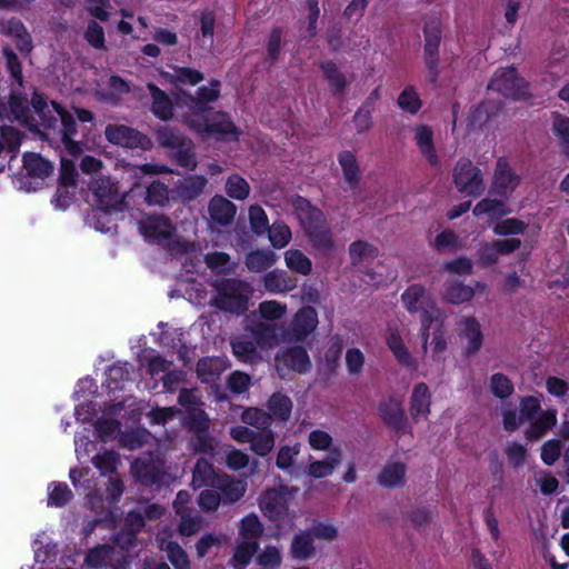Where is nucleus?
<instances>
[{
  "label": "nucleus",
  "mask_w": 569,
  "mask_h": 569,
  "mask_svg": "<svg viewBox=\"0 0 569 569\" xmlns=\"http://www.w3.org/2000/svg\"><path fill=\"white\" fill-rule=\"evenodd\" d=\"M140 233L150 242L164 247L171 254L194 251V243L176 237L172 221L162 214L148 216L139 221Z\"/></svg>",
  "instance_id": "nucleus-1"
},
{
  "label": "nucleus",
  "mask_w": 569,
  "mask_h": 569,
  "mask_svg": "<svg viewBox=\"0 0 569 569\" xmlns=\"http://www.w3.org/2000/svg\"><path fill=\"white\" fill-rule=\"evenodd\" d=\"M401 300L410 313H420L422 349L426 352L431 325L442 326L446 315L437 307L432 297L420 284L409 287L402 293Z\"/></svg>",
  "instance_id": "nucleus-2"
},
{
  "label": "nucleus",
  "mask_w": 569,
  "mask_h": 569,
  "mask_svg": "<svg viewBox=\"0 0 569 569\" xmlns=\"http://www.w3.org/2000/svg\"><path fill=\"white\" fill-rule=\"evenodd\" d=\"M214 295L210 306L233 315H241L248 310V302L252 293L249 283L239 279H219L212 284Z\"/></svg>",
  "instance_id": "nucleus-3"
},
{
  "label": "nucleus",
  "mask_w": 569,
  "mask_h": 569,
  "mask_svg": "<svg viewBox=\"0 0 569 569\" xmlns=\"http://www.w3.org/2000/svg\"><path fill=\"white\" fill-rule=\"evenodd\" d=\"M293 204L313 247L325 253L331 252L335 242L322 212L303 198H298Z\"/></svg>",
  "instance_id": "nucleus-4"
},
{
  "label": "nucleus",
  "mask_w": 569,
  "mask_h": 569,
  "mask_svg": "<svg viewBox=\"0 0 569 569\" xmlns=\"http://www.w3.org/2000/svg\"><path fill=\"white\" fill-rule=\"evenodd\" d=\"M156 138L160 147L171 151V157L180 167L188 170L197 168L194 144L190 138L167 126L157 130Z\"/></svg>",
  "instance_id": "nucleus-5"
},
{
  "label": "nucleus",
  "mask_w": 569,
  "mask_h": 569,
  "mask_svg": "<svg viewBox=\"0 0 569 569\" xmlns=\"http://www.w3.org/2000/svg\"><path fill=\"white\" fill-rule=\"evenodd\" d=\"M311 367L310 357L301 346L280 349L274 356V368L282 380H291L292 373L306 375Z\"/></svg>",
  "instance_id": "nucleus-6"
},
{
  "label": "nucleus",
  "mask_w": 569,
  "mask_h": 569,
  "mask_svg": "<svg viewBox=\"0 0 569 569\" xmlns=\"http://www.w3.org/2000/svg\"><path fill=\"white\" fill-rule=\"evenodd\" d=\"M425 47L423 59L427 67V79L435 83L439 77V47L442 38L441 22L432 18L426 22L423 28Z\"/></svg>",
  "instance_id": "nucleus-7"
},
{
  "label": "nucleus",
  "mask_w": 569,
  "mask_h": 569,
  "mask_svg": "<svg viewBox=\"0 0 569 569\" xmlns=\"http://www.w3.org/2000/svg\"><path fill=\"white\" fill-rule=\"evenodd\" d=\"M283 328L271 321L262 320L256 312L244 319V331L254 337L262 350H270L283 341Z\"/></svg>",
  "instance_id": "nucleus-8"
},
{
  "label": "nucleus",
  "mask_w": 569,
  "mask_h": 569,
  "mask_svg": "<svg viewBox=\"0 0 569 569\" xmlns=\"http://www.w3.org/2000/svg\"><path fill=\"white\" fill-rule=\"evenodd\" d=\"M488 89L513 100L529 96L527 82L518 76L512 67L497 70L488 84Z\"/></svg>",
  "instance_id": "nucleus-9"
},
{
  "label": "nucleus",
  "mask_w": 569,
  "mask_h": 569,
  "mask_svg": "<svg viewBox=\"0 0 569 569\" xmlns=\"http://www.w3.org/2000/svg\"><path fill=\"white\" fill-rule=\"evenodd\" d=\"M453 183L458 191L479 197L485 191L482 173L469 159H460L453 169Z\"/></svg>",
  "instance_id": "nucleus-10"
},
{
  "label": "nucleus",
  "mask_w": 569,
  "mask_h": 569,
  "mask_svg": "<svg viewBox=\"0 0 569 569\" xmlns=\"http://www.w3.org/2000/svg\"><path fill=\"white\" fill-rule=\"evenodd\" d=\"M318 326V313L312 307H303L296 312L287 330H283V341L299 342L306 340Z\"/></svg>",
  "instance_id": "nucleus-11"
},
{
  "label": "nucleus",
  "mask_w": 569,
  "mask_h": 569,
  "mask_svg": "<svg viewBox=\"0 0 569 569\" xmlns=\"http://www.w3.org/2000/svg\"><path fill=\"white\" fill-rule=\"evenodd\" d=\"M89 189L96 197L97 208L120 210L123 196L119 191L117 183L112 182L110 178L103 176L92 177L89 182Z\"/></svg>",
  "instance_id": "nucleus-12"
},
{
  "label": "nucleus",
  "mask_w": 569,
  "mask_h": 569,
  "mask_svg": "<svg viewBox=\"0 0 569 569\" xmlns=\"http://www.w3.org/2000/svg\"><path fill=\"white\" fill-rule=\"evenodd\" d=\"M289 499L290 490L287 487L272 488L260 496L259 507L266 517L278 520L286 515Z\"/></svg>",
  "instance_id": "nucleus-13"
},
{
  "label": "nucleus",
  "mask_w": 569,
  "mask_h": 569,
  "mask_svg": "<svg viewBox=\"0 0 569 569\" xmlns=\"http://www.w3.org/2000/svg\"><path fill=\"white\" fill-rule=\"evenodd\" d=\"M188 124L199 133L213 134L219 138H226L229 134L237 136L234 124L224 113H218L212 119L189 118Z\"/></svg>",
  "instance_id": "nucleus-14"
},
{
  "label": "nucleus",
  "mask_w": 569,
  "mask_h": 569,
  "mask_svg": "<svg viewBox=\"0 0 569 569\" xmlns=\"http://www.w3.org/2000/svg\"><path fill=\"white\" fill-rule=\"evenodd\" d=\"M230 346L233 356L241 362L252 365L258 363L263 359L261 353L262 349H260L254 337L244 330L243 333L231 338Z\"/></svg>",
  "instance_id": "nucleus-15"
},
{
  "label": "nucleus",
  "mask_w": 569,
  "mask_h": 569,
  "mask_svg": "<svg viewBox=\"0 0 569 569\" xmlns=\"http://www.w3.org/2000/svg\"><path fill=\"white\" fill-rule=\"evenodd\" d=\"M207 184L208 179L204 176H188L176 182L172 189V198L183 204H188L204 192Z\"/></svg>",
  "instance_id": "nucleus-16"
},
{
  "label": "nucleus",
  "mask_w": 569,
  "mask_h": 569,
  "mask_svg": "<svg viewBox=\"0 0 569 569\" xmlns=\"http://www.w3.org/2000/svg\"><path fill=\"white\" fill-rule=\"evenodd\" d=\"M208 213L212 226L228 227L232 224L237 207L223 196H213L208 203Z\"/></svg>",
  "instance_id": "nucleus-17"
},
{
  "label": "nucleus",
  "mask_w": 569,
  "mask_h": 569,
  "mask_svg": "<svg viewBox=\"0 0 569 569\" xmlns=\"http://www.w3.org/2000/svg\"><path fill=\"white\" fill-rule=\"evenodd\" d=\"M107 140L126 148H137L143 144L146 136L138 130L123 124H108L104 129Z\"/></svg>",
  "instance_id": "nucleus-18"
},
{
  "label": "nucleus",
  "mask_w": 569,
  "mask_h": 569,
  "mask_svg": "<svg viewBox=\"0 0 569 569\" xmlns=\"http://www.w3.org/2000/svg\"><path fill=\"white\" fill-rule=\"evenodd\" d=\"M379 413L385 423L398 433L408 429V419L399 400L390 398L379 406Z\"/></svg>",
  "instance_id": "nucleus-19"
},
{
  "label": "nucleus",
  "mask_w": 569,
  "mask_h": 569,
  "mask_svg": "<svg viewBox=\"0 0 569 569\" xmlns=\"http://www.w3.org/2000/svg\"><path fill=\"white\" fill-rule=\"evenodd\" d=\"M131 471L136 479L146 486L160 485L164 478L161 466L150 458L137 459L131 466Z\"/></svg>",
  "instance_id": "nucleus-20"
},
{
  "label": "nucleus",
  "mask_w": 569,
  "mask_h": 569,
  "mask_svg": "<svg viewBox=\"0 0 569 569\" xmlns=\"http://www.w3.org/2000/svg\"><path fill=\"white\" fill-rule=\"evenodd\" d=\"M219 87L220 82L218 80H212L208 87H200L196 96L189 97L188 106L192 112L190 118H200V114L209 109L207 104L214 102L219 98Z\"/></svg>",
  "instance_id": "nucleus-21"
},
{
  "label": "nucleus",
  "mask_w": 569,
  "mask_h": 569,
  "mask_svg": "<svg viewBox=\"0 0 569 569\" xmlns=\"http://www.w3.org/2000/svg\"><path fill=\"white\" fill-rule=\"evenodd\" d=\"M123 409V402H118L112 406H109L103 411V418L99 419L96 423V432L97 436L102 441H109L121 436V425L118 420L110 419L109 417L119 415V412Z\"/></svg>",
  "instance_id": "nucleus-22"
},
{
  "label": "nucleus",
  "mask_w": 569,
  "mask_h": 569,
  "mask_svg": "<svg viewBox=\"0 0 569 569\" xmlns=\"http://www.w3.org/2000/svg\"><path fill=\"white\" fill-rule=\"evenodd\" d=\"M377 481L388 489L401 488L407 482V466L400 461L387 462L380 470Z\"/></svg>",
  "instance_id": "nucleus-23"
},
{
  "label": "nucleus",
  "mask_w": 569,
  "mask_h": 569,
  "mask_svg": "<svg viewBox=\"0 0 569 569\" xmlns=\"http://www.w3.org/2000/svg\"><path fill=\"white\" fill-rule=\"evenodd\" d=\"M214 488L219 491L221 501L224 505H232L239 501L247 491V482L240 479H231L228 476L218 477Z\"/></svg>",
  "instance_id": "nucleus-24"
},
{
  "label": "nucleus",
  "mask_w": 569,
  "mask_h": 569,
  "mask_svg": "<svg viewBox=\"0 0 569 569\" xmlns=\"http://www.w3.org/2000/svg\"><path fill=\"white\" fill-rule=\"evenodd\" d=\"M413 140L427 161L432 167L439 166V157L433 146L432 130L423 124L416 126L413 128Z\"/></svg>",
  "instance_id": "nucleus-25"
},
{
  "label": "nucleus",
  "mask_w": 569,
  "mask_h": 569,
  "mask_svg": "<svg viewBox=\"0 0 569 569\" xmlns=\"http://www.w3.org/2000/svg\"><path fill=\"white\" fill-rule=\"evenodd\" d=\"M263 284L267 291L273 293H283L297 288V278L291 277L284 270H272L263 276Z\"/></svg>",
  "instance_id": "nucleus-26"
},
{
  "label": "nucleus",
  "mask_w": 569,
  "mask_h": 569,
  "mask_svg": "<svg viewBox=\"0 0 569 569\" xmlns=\"http://www.w3.org/2000/svg\"><path fill=\"white\" fill-rule=\"evenodd\" d=\"M519 184V178L503 159L497 161L492 186L498 194H506Z\"/></svg>",
  "instance_id": "nucleus-27"
},
{
  "label": "nucleus",
  "mask_w": 569,
  "mask_h": 569,
  "mask_svg": "<svg viewBox=\"0 0 569 569\" xmlns=\"http://www.w3.org/2000/svg\"><path fill=\"white\" fill-rule=\"evenodd\" d=\"M431 395L426 383L415 386L410 397V413L413 420L427 417L430 412Z\"/></svg>",
  "instance_id": "nucleus-28"
},
{
  "label": "nucleus",
  "mask_w": 569,
  "mask_h": 569,
  "mask_svg": "<svg viewBox=\"0 0 569 569\" xmlns=\"http://www.w3.org/2000/svg\"><path fill=\"white\" fill-rule=\"evenodd\" d=\"M51 104L61 120V124H62L61 133H62L63 144L66 146V148L69 150V152L71 154L79 153L81 150L79 144L71 139V137L77 131L76 120L73 119V117L70 113L66 112L63 110V108H61L57 102L52 101Z\"/></svg>",
  "instance_id": "nucleus-29"
},
{
  "label": "nucleus",
  "mask_w": 569,
  "mask_h": 569,
  "mask_svg": "<svg viewBox=\"0 0 569 569\" xmlns=\"http://www.w3.org/2000/svg\"><path fill=\"white\" fill-rule=\"evenodd\" d=\"M3 32L16 40V46L21 53L28 54L31 52L33 48L32 39L22 21L16 18L10 19L4 24Z\"/></svg>",
  "instance_id": "nucleus-30"
},
{
  "label": "nucleus",
  "mask_w": 569,
  "mask_h": 569,
  "mask_svg": "<svg viewBox=\"0 0 569 569\" xmlns=\"http://www.w3.org/2000/svg\"><path fill=\"white\" fill-rule=\"evenodd\" d=\"M147 88L152 99L151 111L161 120H169L173 116V107L169 96L153 83H148Z\"/></svg>",
  "instance_id": "nucleus-31"
},
{
  "label": "nucleus",
  "mask_w": 569,
  "mask_h": 569,
  "mask_svg": "<svg viewBox=\"0 0 569 569\" xmlns=\"http://www.w3.org/2000/svg\"><path fill=\"white\" fill-rule=\"evenodd\" d=\"M316 553L313 537L310 531H301L292 538L290 555L293 559L303 561L312 558Z\"/></svg>",
  "instance_id": "nucleus-32"
},
{
  "label": "nucleus",
  "mask_w": 569,
  "mask_h": 569,
  "mask_svg": "<svg viewBox=\"0 0 569 569\" xmlns=\"http://www.w3.org/2000/svg\"><path fill=\"white\" fill-rule=\"evenodd\" d=\"M0 114H6L7 117L11 116L21 123H28L30 119L28 99L19 93L12 92L9 97L8 108L3 107V110H0Z\"/></svg>",
  "instance_id": "nucleus-33"
},
{
  "label": "nucleus",
  "mask_w": 569,
  "mask_h": 569,
  "mask_svg": "<svg viewBox=\"0 0 569 569\" xmlns=\"http://www.w3.org/2000/svg\"><path fill=\"white\" fill-rule=\"evenodd\" d=\"M157 541L159 542V548L167 553L174 569H190L189 557L178 542L168 541L161 537H158Z\"/></svg>",
  "instance_id": "nucleus-34"
},
{
  "label": "nucleus",
  "mask_w": 569,
  "mask_h": 569,
  "mask_svg": "<svg viewBox=\"0 0 569 569\" xmlns=\"http://www.w3.org/2000/svg\"><path fill=\"white\" fill-rule=\"evenodd\" d=\"M338 162L341 166L343 179L350 189H355L361 178V172L355 154L350 151H342L338 156Z\"/></svg>",
  "instance_id": "nucleus-35"
},
{
  "label": "nucleus",
  "mask_w": 569,
  "mask_h": 569,
  "mask_svg": "<svg viewBox=\"0 0 569 569\" xmlns=\"http://www.w3.org/2000/svg\"><path fill=\"white\" fill-rule=\"evenodd\" d=\"M267 407L271 419L276 418L286 422L291 417L292 401L287 395L282 392L273 393L269 398Z\"/></svg>",
  "instance_id": "nucleus-36"
},
{
  "label": "nucleus",
  "mask_w": 569,
  "mask_h": 569,
  "mask_svg": "<svg viewBox=\"0 0 569 569\" xmlns=\"http://www.w3.org/2000/svg\"><path fill=\"white\" fill-rule=\"evenodd\" d=\"M23 167L28 176L44 179L53 171V166L50 161L42 158L38 153H27L23 157Z\"/></svg>",
  "instance_id": "nucleus-37"
},
{
  "label": "nucleus",
  "mask_w": 569,
  "mask_h": 569,
  "mask_svg": "<svg viewBox=\"0 0 569 569\" xmlns=\"http://www.w3.org/2000/svg\"><path fill=\"white\" fill-rule=\"evenodd\" d=\"M461 335L468 341V352H477L482 345L480 325L475 318H465L460 321Z\"/></svg>",
  "instance_id": "nucleus-38"
},
{
  "label": "nucleus",
  "mask_w": 569,
  "mask_h": 569,
  "mask_svg": "<svg viewBox=\"0 0 569 569\" xmlns=\"http://www.w3.org/2000/svg\"><path fill=\"white\" fill-rule=\"evenodd\" d=\"M341 462V453L338 449H332L326 460L313 461L308 467V475L315 478L330 476L336 467Z\"/></svg>",
  "instance_id": "nucleus-39"
},
{
  "label": "nucleus",
  "mask_w": 569,
  "mask_h": 569,
  "mask_svg": "<svg viewBox=\"0 0 569 569\" xmlns=\"http://www.w3.org/2000/svg\"><path fill=\"white\" fill-rule=\"evenodd\" d=\"M224 370V363L219 358H203L197 363V375L202 382L214 381Z\"/></svg>",
  "instance_id": "nucleus-40"
},
{
  "label": "nucleus",
  "mask_w": 569,
  "mask_h": 569,
  "mask_svg": "<svg viewBox=\"0 0 569 569\" xmlns=\"http://www.w3.org/2000/svg\"><path fill=\"white\" fill-rule=\"evenodd\" d=\"M277 257L271 250H254L247 254L246 266L251 272H262L274 264Z\"/></svg>",
  "instance_id": "nucleus-41"
},
{
  "label": "nucleus",
  "mask_w": 569,
  "mask_h": 569,
  "mask_svg": "<svg viewBox=\"0 0 569 569\" xmlns=\"http://www.w3.org/2000/svg\"><path fill=\"white\" fill-rule=\"evenodd\" d=\"M263 530V525L260 522L259 518L254 513H250L241 520L238 539L258 542Z\"/></svg>",
  "instance_id": "nucleus-42"
},
{
  "label": "nucleus",
  "mask_w": 569,
  "mask_h": 569,
  "mask_svg": "<svg viewBox=\"0 0 569 569\" xmlns=\"http://www.w3.org/2000/svg\"><path fill=\"white\" fill-rule=\"evenodd\" d=\"M259 542H250L241 539L237 540L236 550L231 559L234 569H244L253 555L258 551Z\"/></svg>",
  "instance_id": "nucleus-43"
},
{
  "label": "nucleus",
  "mask_w": 569,
  "mask_h": 569,
  "mask_svg": "<svg viewBox=\"0 0 569 569\" xmlns=\"http://www.w3.org/2000/svg\"><path fill=\"white\" fill-rule=\"evenodd\" d=\"M217 478L214 477V470L211 463L204 458L198 459L192 472V486L194 489L203 486L216 485Z\"/></svg>",
  "instance_id": "nucleus-44"
},
{
  "label": "nucleus",
  "mask_w": 569,
  "mask_h": 569,
  "mask_svg": "<svg viewBox=\"0 0 569 569\" xmlns=\"http://www.w3.org/2000/svg\"><path fill=\"white\" fill-rule=\"evenodd\" d=\"M557 422L556 410H547L531 421V427L527 431L529 439L537 440L541 438Z\"/></svg>",
  "instance_id": "nucleus-45"
},
{
  "label": "nucleus",
  "mask_w": 569,
  "mask_h": 569,
  "mask_svg": "<svg viewBox=\"0 0 569 569\" xmlns=\"http://www.w3.org/2000/svg\"><path fill=\"white\" fill-rule=\"evenodd\" d=\"M287 267L297 273L308 276L312 270L311 260L298 249H289L284 253Z\"/></svg>",
  "instance_id": "nucleus-46"
},
{
  "label": "nucleus",
  "mask_w": 569,
  "mask_h": 569,
  "mask_svg": "<svg viewBox=\"0 0 569 569\" xmlns=\"http://www.w3.org/2000/svg\"><path fill=\"white\" fill-rule=\"evenodd\" d=\"M349 254L353 266H361L373 260L378 252L372 244L366 241H356L350 244Z\"/></svg>",
  "instance_id": "nucleus-47"
},
{
  "label": "nucleus",
  "mask_w": 569,
  "mask_h": 569,
  "mask_svg": "<svg viewBox=\"0 0 569 569\" xmlns=\"http://www.w3.org/2000/svg\"><path fill=\"white\" fill-rule=\"evenodd\" d=\"M168 77L170 82L176 86H196L204 79L203 74L199 70L187 67H173L172 72L168 73Z\"/></svg>",
  "instance_id": "nucleus-48"
},
{
  "label": "nucleus",
  "mask_w": 569,
  "mask_h": 569,
  "mask_svg": "<svg viewBox=\"0 0 569 569\" xmlns=\"http://www.w3.org/2000/svg\"><path fill=\"white\" fill-rule=\"evenodd\" d=\"M475 295L471 287L466 286L458 281L447 282L445 299L453 305H459L469 301Z\"/></svg>",
  "instance_id": "nucleus-49"
},
{
  "label": "nucleus",
  "mask_w": 569,
  "mask_h": 569,
  "mask_svg": "<svg viewBox=\"0 0 569 569\" xmlns=\"http://www.w3.org/2000/svg\"><path fill=\"white\" fill-rule=\"evenodd\" d=\"M387 345L389 349L392 351L397 360L406 367H412L413 360L408 350V348L403 345V341L398 332L391 331L387 337Z\"/></svg>",
  "instance_id": "nucleus-50"
},
{
  "label": "nucleus",
  "mask_w": 569,
  "mask_h": 569,
  "mask_svg": "<svg viewBox=\"0 0 569 569\" xmlns=\"http://www.w3.org/2000/svg\"><path fill=\"white\" fill-rule=\"evenodd\" d=\"M114 553V547L100 545L89 550L84 562L91 568L107 566Z\"/></svg>",
  "instance_id": "nucleus-51"
},
{
  "label": "nucleus",
  "mask_w": 569,
  "mask_h": 569,
  "mask_svg": "<svg viewBox=\"0 0 569 569\" xmlns=\"http://www.w3.org/2000/svg\"><path fill=\"white\" fill-rule=\"evenodd\" d=\"M274 442L276 439L272 430L266 429L261 432L256 431L250 443V448L258 456L264 457L271 452L274 447Z\"/></svg>",
  "instance_id": "nucleus-52"
},
{
  "label": "nucleus",
  "mask_w": 569,
  "mask_h": 569,
  "mask_svg": "<svg viewBox=\"0 0 569 569\" xmlns=\"http://www.w3.org/2000/svg\"><path fill=\"white\" fill-rule=\"evenodd\" d=\"M243 423L252 426L260 430H266L271 425V416L258 408H248L241 415Z\"/></svg>",
  "instance_id": "nucleus-53"
},
{
  "label": "nucleus",
  "mask_w": 569,
  "mask_h": 569,
  "mask_svg": "<svg viewBox=\"0 0 569 569\" xmlns=\"http://www.w3.org/2000/svg\"><path fill=\"white\" fill-rule=\"evenodd\" d=\"M226 192L232 199L244 200L250 193V186L242 177L232 174L227 179Z\"/></svg>",
  "instance_id": "nucleus-54"
},
{
  "label": "nucleus",
  "mask_w": 569,
  "mask_h": 569,
  "mask_svg": "<svg viewBox=\"0 0 569 569\" xmlns=\"http://www.w3.org/2000/svg\"><path fill=\"white\" fill-rule=\"evenodd\" d=\"M119 462V455L114 451H104L92 458V463L101 472L102 476L112 475L116 471Z\"/></svg>",
  "instance_id": "nucleus-55"
},
{
  "label": "nucleus",
  "mask_w": 569,
  "mask_h": 569,
  "mask_svg": "<svg viewBox=\"0 0 569 569\" xmlns=\"http://www.w3.org/2000/svg\"><path fill=\"white\" fill-rule=\"evenodd\" d=\"M321 69L331 89L336 93L342 92L347 86V80L345 74L338 70L337 66L333 62L328 61L321 64Z\"/></svg>",
  "instance_id": "nucleus-56"
},
{
  "label": "nucleus",
  "mask_w": 569,
  "mask_h": 569,
  "mask_svg": "<svg viewBox=\"0 0 569 569\" xmlns=\"http://www.w3.org/2000/svg\"><path fill=\"white\" fill-rule=\"evenodd\" d=\"M146 201L151 206H164L169 201V188L160 181H153L147 188Z\"/></svg>",
  "instance_id": "nucleus-57"
},
{
  "label": "nucleus",
  "mask_w": 569,
  "mask_h": 569,
  "mask_svg": "<svg viewBox=\"0 0 569 569\" xmlns=\"http://www.w3.org/2000/svg\"><path fill=\"white\" fill-rule=\"evenodd\" d=\"M112 209L97 208L93 210L92 224L96 230L108 233L116 231V223L110 214Z\"/></svg>",
  "instance_id": "nucleus-58"
},
{
  "label": "nucleus",
  "mask_w": 569,
  "mask_h": 569,
  "mask_svg": "<svg viewBox=\"0 0 569 569\" xmlns=\"http://www.w3.org/2000/svg\"><path fill=\"white\" fill-rule=\"evenodd\" d=\"M286 306L277 301H263L259 305L258 317L262 320L271 321L279 320L286 313Z\"/></svg>",
  "instance_id": "nucleus-59"
},
{
  "label": "nucleus",
  "mask_w": 569,
  "mask_h": 569,
  "mask_svg": "<svg viewBox=\"0 0 569 569\" xmlns=\"http://www.w3.org/2000/svg\"><path fill=\"white\" fill-rule=\"evenodd\" d=\"M552 128L560 139L562 153L569 157V118L560 114L555 116Z\"/></svg>",
  "instance_id": "nucleus-60"
},
{
  "label": "nucleus",
  "mask_w": 569,
  "mask_h": 569,
  "mask_svg": "<svg viewBox=\"0 0 569 569\" xmlns=\"http://www.w3.org/2000/svg\"><path fill=\"white\" fill-rule=\"evenodd\" d=\"M269 239L273 247L283 248L291 239V231L288 226L282 222H274L269 229Z\"/></svg>",
  "instance_id": "nucleus-61"
},
{
  "label": "nucleus",
  "mask_w": 569,
  "mask_h": 569,
  "mask_svg": "<svg viewBox=\"0 0 569 569\" xmlns=\"http://www.w3.org/2000/svg\"><path fill=\"white\" fill-rule=\"evenodd\" d=\"M249 220L252 231L257 234H262L269 229L267 214L258 204H253L249 208Z\"/></svg>",
  "instance_id": "nucleus-62"
},
{
  "label": "nucleus",
  "mask_w": 569,
  "mask_h": 569,
  "mask_svg": "<svg viewBox=\"0 0 569 569\" xmlns=\"http://www.w3.org/2000/svg\"><path fill=\"white\" fill-rule=\"evenodd\" d=\"M492 393L501 399L509 397L513 391L512 382L502 373H495L490 379Z\"/></svg>",
  "instance_id": "nucleus-63"
},
{
  "label": "nucleus",
  "mask_w": 569,
  "mask_h": 569,
  "mask_svg": "<svg viewBox=\"0 0 569 569\" xmlns=\"http://www.w3.org/2000/svg\"><path fill=\"white\" fill-rule=\"evenodd\" d=\"M431 246L438 251L457 250L460 247L458 236L451 230L440 232Z\"/></svg>",
  "instance_id": "nucleus-64"
}]
</instances>
